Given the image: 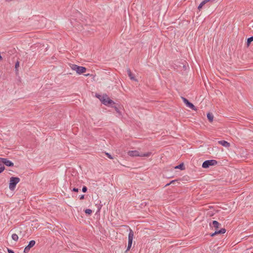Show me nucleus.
Returning <instances> with one entry per match:
<instances>
[{
    "mask_svg": "<svg viewBox=\"0 0 253 253\" xmlns=\"http://www.w3.org/2000/svg\"><path fill=\"white\" fill-rule=\"evenodd\" d=\"M220 224L218 223L217 221L214 220L211 223H210V226L212 228H214L215 231L214 233L211 234V236H214L218 234H224L226 232V229L225 228H221L220 230H218V228Z\"/></svg>",
    "mask_w": 253,
    "mask_h": 253,
    "instance_id": "1",
    "label": "nucleus"
},
{
    "mask_svg": "<svg viewBox=\"0 0 253 253\" xmlns=\"http://www.w3.org/2000/svg\"><path fill=\"white\" fill-rule=\"evenodd\" d=\"M70 67L72 70L75 71L78 74H82L85 73L86 71V68L83 66H79L76 64H71L70 65Z\"/></svg>",
    "mask_w": 253,
    "mask_h": 253,
    "instance_id": "2",
    "label": "nucleus"
},
{
    "mask_svg": "<svg viewBox=\"0 0 253 253\" xmlns=\"http://www.w3.org/2000/svg\"><path fill=\"white\" fill-rule=\"evenodd\" d=\"M20 179L18 177H11L10 178L9 188L13 191L15 189L16 184L20 181Z\"/></svg>",
    "mask_w": 253,
    "mask_h": 253,
    "instance_id": "3",
    "label": "nucleus"
},
{
    "mask_svg": "<svg viewBox=\"0 0 253 253\" xmlns=\"http://www.w3.org/2000/svg\"><path fill=\"white\" fill-rule=\"evenodd\" d=\"M128 155L131 157H149L151 153H140L138 151L133 150V151H129L127 153Z\"/></svg>",
    "mask_w": 253,
    "mask_h": 253,
    "instance_id": "4",
    "label": "nucleus"
},
{
    "mask_svg": "<svg viewBox=\"0 0 253 253\" xmlns=\"http://www.w3.org/2000/svg\"><path fill=\"white\" fill-rule=\"evenodd\" d=\"M217 162L215 160H207L203 162L202 167L205 169L209 168L210 166H212L216 165Z\"/></svg>",
    "mask_w": 253,
    "mask_h": 253,
    "instance_id": "5",
    "label": "nucleus"
},
{
    "mask_svg": "<svg viewBox=\"0 0 253 253\" xmlns=\"http://www.w3.org/2000/svg\"><path fill=\"white\" fill-rule=\"evenodd\" d=\"M102 103L105 105H112L114 104V102L110 99L107 95H103L101 99H100Z\"/></svg>",
    "mask_w": 253,
    "mask_h": 253,
    "instance_id": "6",
    "label": "nucleus"
},
{
    "mask_svg": "<svg viewBox=\"0 0 253 253\" xmlns=\"http://www.w3.org/2000/svg\"><path fill=\"white\" fill-rule=\"evenodd\" d=\"M133 237H134L133 232L132 231V230L131 229H130V231H129V232L128 234V241L127 248L126 251L129 250V249L131 247Z\"/></svg>",
    "mask_w": 253,
    "mask_h": 253,
    "instance_id": "7",
    "label": "nucleus"
},
{
    "mask_svg": "<svg viewBox=\"0 0 253 253\" xmlns=\"http://www.w3.org/2000/svg\"><path fill=\"white\" fill-rule=\"evenodd\" d=\"M182 99L184 103L186 104V105L192 109L193 110H196L197 109L196 107L191 102H190L185 97H182Z\"/></svg>",
    "mask_w": 253,
    "mask_h": 253,
    "instance_id": "8",
    "label": "nucleus"
},
{
    "mask_svg": "<svg viewBox=\"0 0 253 253\" xmlns=\"http://www.w3.org/2000/svg\"><path fill=\"white\" fill-rule=\"evenodd\" d=\"M0 162L8 167H13L14 166L13 162L5 158H0Z\"/></svg>",
    "mask_w": 253,
    "mask_h": 253,
    "instance_id": "9",
    "label": "nucleus"
},
{
    "mask_svg": "<svg viewBox=\"0 0 253 253\" xmlns=\"http://www.w3.org/2000/svg\"><path fill=\"white\" fill-rule=\"evenodd\" d=\"M36 242L34 240H31L29 242L28 245L25 248L24 252L28 253L30 250L31 248L35 246Z\"/></svg>",
    "mask_w": 253,
    "mask_h": 253,
    "instance_id": "10",
    "label": "nucleus"
},
{
    "mask_svg": "<svg viewBox=\"0 0 253 253\" xmlns=\"http://www.w3.org/2000/svg\"><path fill=\"white\" fill-rule=\"evenodd\" d=\"M127 72L128 76L131 80L137 81V79H136L135 78L134 75L131 73L129 68H127Z\"/></svg>",
    "mask_w": 253,
    "mask_h": 253,
    "instance_id": "11",
    "label": "nucleus"
},
{
    "mask_svg": "<svg viewBox=\"0 0 253 253\" xmlns=\"http://www.w3.org/2000/svg\"><path fill=\"white\" fill-rule=\"evenodd\" d=\"M218 143L225 147H229L230 145V143L225 140H220Z\"/></svg>",
    "mask_w": 253,
    "mask_h": 253,
    "instance_id": "12",
    "label": "nucleus"
},
{
    "mask_svg": "<svg viewBox=\"0 0 253 253\" xmlns=\"http://www.w3.org/2000/svg\"><path fill=\"white\" fill-rule=\"evenodd\" d=\"M207 118L209 122H212L213 120V115H212V113H208L207 114Z\"/></svg>",
    "mask_w": 253,
    "mask_h": 253,
    "instance_id": "13",
    "label": "nucleus"
},
{
    "mask_svg": "<svg viewBox=\"0 0 253 253\" xmlns=\"http://www.w3.org/2000/svg\"><path fill=\"white\" fill-rule=\"evenodd\" d=\"M253 41V36L251 37H250L248 39H247V46H249V45L251 44V42Z\"/></svg>",
    "mask_w": 253,
    "mask_h": 253,
    "instance_id": "14",
    "label": "nucleus"
},
{
    "mask_svg": "<svg viewBox=\"0 0 253 253\" xmlns=\"http://www.w3.org/2000/svg\"><path fill=\"white\" fill-rule=\"evenodd\" d=\"M11 238L12 240H13L15 241H17L18 240V236L16 234H13L11 236Z\"/></svg>",
    "mask_w": 253,
    "mask_h": 253,
    "instance_id": "15",
    "label": "nucleus"
},
{
    "mask_svg": "<svg viewBox=\"0 0 253 253\" xmlns=\"http://www.w3.org/2000/svg\"><path fill=\"white\" fill-rule=\"evenodd\" d=\"M175 169H181L182 170L184 169V167L183 164H181L175 167Z\"/></svg>",
    "mask_w": 253,
    "mask_h": 253,
    "instance_id": "16",
    "label": "nucleus"
},
{
    "mask_svg": "<svg viewBox=\"0 0 253 253\" xmlns=\"http://www.w3.org/2000/svg\"><path fill=\"white\" fill-rule=\"evenodd\" d=\"M84 212L86 214L90 215L92 213V211L90 209H87L84 210Z\"/></svg>",
    "mask_w": 253,
    "mask_h": 253,
    "instance_id": "17",
    "label": "nucleus"
},
{
    "mask_svg": "<svg viewBox=\"0 0 253 253\" xmlns=\"http://www.w3.org/2000/svg\"><path fill=\"white\" fill-rule=\"evenodd\" d=\"M1 163L0 162V173L2 172L4 169V167Z\"/></svg>",
    "mask_w": 253,
    "mask_h": 253,
    "instance_id": "18",
    "label": "nucleus"
},
{
    "mask_svg": "<svg viewBox=\"0 0 253 253\" xmlns=\"http://www.w3.org/2000/svg\"><path fill=\"white\" fill-rule=\"evenodd\" d=\"M205 4V3H204V2H203V1H202V2L199 4V5L198 6V8L199 9H200L201 8H202V7L203 6V5H204Z\"/></svg>",
    "mask_w": 253,
    "mask_h": 253,
    "instance_id": "19",
    "label": "nucleus"
},
{
    "mask_svg": "<svg viewBox=\"0 0 253 253\" xmlns=\"http://www.w3.org/2000/svg\"><path fill=\"white\" fill-rule=\"evenodd\" d=\"M215 0H204L203 1L206 4L208 2H213Z\"/></svg>",
    "mask_w": 253,
    "mask_h": 253,
    "instance_id": "20",
    "label": "nucleus"
},
{
    "mask_svg": "<svg viewBox=\"0 0 253 253\" xmlns=\"http://www.w3.org/2000/svg\"><path fill=\"white\" fill-rule=\"evenodd\" d=\"M87 188L86 186H83V187L82 188V191L83 192H86L87 191Z\"/></svg>",
    "mask_w": 253,
    "mask_h": 253,
    "instance_id": "21",
    "label": "nucleus"
},
{
    "mask_svg": "<svg viewBox=\"0 0 253 253\" xmlns=\"http://www.w3.org/2000/svg\"><path fill=\"white\" fill-rule=\"evenodd\" d=\"M19 67V62L18 61H17L15 65V68L16 69H17V68Z\"/></svg>",
    "mask_w": 253,
    "mask_h": 253,
    "instance_id": "22",
    "label": "nucleus"
},
{
    "mask_svg": "<svg viewBox=\"0 0 253 253\" xmlns=\"http://www.w3.org/2000/svg\"><path fill=\"white\" fill-rule=\"evenodd\" d=\"M106 155L107 156V157H108L109 158H110V159H113V157H112V156H111L110 154H109V153H106Z\"/></svg>",
    "mask_w": 253,
    "mask_h": 253,
    "instance_id": "23",
    "label": "nucleus"
},
{
    "mask_svg": "<svg viewBox=\"0 0 253 253\" xmlns=\"http://www.w3.org/2000/svg\"><path fill=\"white\" fill-rule=\"evenodd\" d=\"M72 191H74V192H78L79 191V189L78 188H74L73 189H72Z\"/></svg>",
    "mask_w": 253,
    "mask_h": 253,
    "instance_id": "24",
    "label": "nucleus"
},
{
    "mask_svg": "<svg viewBox=\"0 0 253 253\" xmlns=\"http://www.w3.org/2000/svg\"><path fill=\"white\" fill-rule=\"evenodd\" d=\"M7 251L8 253H14V252L12 250L9 249H7Z\"/></svg>",
    "mask_w": 253,
    "mask_h": 253,
    "instance_id": "25",
    "label": "nucleus"
},
{
    "mask_svg": "<svg viewBox=\"0 0 253 253\" xmlns=\"http://www.w3.org/2000/svg\"><path fill=\"white\" fill-rule=\"evenodd\" d=\"M84 195H82L80 196V200H83L84 199Z\"/></svg>",
    "mask_w": 253,
    "mask_h": 253,
    "instance_id": "26",
    "label": "nucleus"
},
{
    "mask_svg": "<svg viewBox=\"0 0 253 253\" xmlns=\"http://www.w3.org/2000/svg\"><path fill=\"white\" fill-rule=\"evenodd\" d=\"M115 110L117 112H118V113H120V111H119V109H118V108L115 107Z\"/></svg>",
    "mask_w": 253,
    "mask_h": 253,
    "instance_id": "27",
    "label": "nucleus"
},
{
    "mask_svg": "<svg viewBox=\"0 0 253 253\" xmlns=\"http://www.w3.org/2000/svg\"><path fill=\"white\" fill-rule=\"evenodd\" d=\"M175 181L172 180L169 183H168L166 185V186L169 185L170 183H173Z\"/></svg>",
    "mask_w": 253,
    "mask_h": 253,
    "instance_id": "28",
    "label": "nucleus"
},
{
    "mask_svg": "<svg viewBox=\"0 0 253 253\" xmlns=\"http://www.w3.org/2000/svg\"><path fill=\"white\" fill-rule=\"evenodd\" d=\"M89 74H86V75H85V76H89Z\"/></svg>",
    "mask_w": 253,
    "mask_h": 253,
    "instance_id": "29",
    "label": "nucleus"
}]
</instances>
